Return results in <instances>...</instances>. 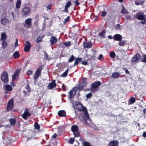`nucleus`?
I'll return each instance as SVG.
<instances>
[{"instance_id":"nucleus-1","label":"nucleus","mask_w":146,"mask_h":146,"mask_svg":"<svg viewBox=\"0 0 146 146\" xmlns=\"http://www.w3.org/2000/svg\"><path fill=\"white\" fill-rule=\"evenodd\" d=\"M76 106L77 109L79 111L82 110L83 113H81L79 115V119L85 125L88 124L87 120L89 119V116L87 109L85 107H83L78 102H76Z\"/></svg>"},{"instance_id":"nucleus-2","label":"nucleus","mask_w":146,"mask_h":146,"mask_svg":"<svg viewBox=\"0 0 146 146\" xmlns=\"http://www.w3.org/2000/svg\"><path fill=\"white\" fill-rule=\"evenodd\" d=\"M136 18L139 20H142L141 23L143 25L146 23V17L144 13L138 12L136 15Z\"/></svg>"},{"instance_id":"nucleus-3","label":"nucleus","mask_w":146,"mask_h":146,"mask_svg":"<svg viewBox=\"0 0 146 146\" xmlns=\"http://www.w3.org/2000/svg\"><path fill=\"white\" fill-rule=\"evenodd\" d=\"M101 83L99 81H97L95 82L92 84V87L90 88V90L93 93L95 92L98 90V87L100 85Z\"/></svg>"},{"instance_id":"nucleus-4","label":"nucleus","mask_w":146,"mask_h":146,"mask_svg":"<svg viewBox=\"0 0 146 146\" xmlns=\"http://www.w3.org/2000/svg\"><path fill=\"white\" fill-rule=\"evenodd\" d=\"M141 56L140 54L138 53H136L131 60V62L133 63H136L138 62Z\"/></svg>"},{"instance_id":"nucleus-5","label":"nucleus","mask_w":146,"mask_h":146,"mask_svg":"<svg viewBox=\"0 0 146 146\" xmlns=\"http://www.w3.org/2000/svg\"><path fill=\"white\" fill-rule=\"evenodd\" d=\"M1 79L5 83H7L8 82V74L5 71H4L1 76Z\"/></svg>"},{"instance_id":"nucleus-6","label":"nucleus","mask_w":146,"mask_h":146,"mask_svg":"<svg viewBox=\"0 0 146 146\" xmlns=\"http://www.w3.org/2000/svg\"><path fill=\"white\" fill-rule=\"evenodd\" d=\"M77 90L76 87L73 88L69 92V95L68 97L70 98H73L76 94Z\"/></svg>"},{"instance_id":"nucleus-7","label":"nucleus","mask_w":146,"mask_h":146,"mask_svg":"<svg viewBox=\"0 0 146 146\" xmlns=\"http://www.w3.org/2000/svg\"><path fill=\"white\" fill-rule=\"evenodd\" d=\"M32 19L31 18H29L25 21V23L24 24L25 26L27 28H29L32 26Z\"/></svg>"},{"instance_id":"nucleus-8","label":"nucleus","mask_w":146,"mask_h":146,"mask_svg":"<svg viewBox=\"0 0 146 146\" xmlns=\"http://www.w3.org/2000/svg\"><path fill=\"white\" fill-rule=\"evenodd\" d=\"M30 11V9L29 7H25L21 11V14L25 16L29 14Z\"/></svg>"},{"instance_id":"nucleus-9","label":"nucleus","mask_w":146,"mask_h":146,"mask_svg":"<svg viewBox=\"0 0 146 146\" xmlns=\"http://www.w3.org/2000/svg\"><path fill=\"white\" fill-rule=\"evenodd\" d=\"M86 79V78H83V81L79 84L78 89L80 90H82L84 87L86 86L87 84V82L86 81L84 80V79Z\"/></svg>"},{"instance_id":"nucleus-10","label":"nucleus","mask_w":146,"mask_h":146,"mask_svg":"<svg viewBox=\"0 0 146 146\" xmlns=\"http://www.w3.org/2000/svg\"><path fill=\"white\" fill-rule=\"evenodd\" d=\"M56 84L55 82V80H53L51 82L49 83L47 86V88L48 89H52L56 87Z\"/></svg>"},{"instance_id":"nucleus-11","label":"nucleus","mask_w":146,"mask_h":146,"mask_svg":"<svg viewBox=\"0 0 146 146\" xmlns=\"http://www.w3.org/2000/svg\"><path fill=\"white\" fill-rule=\"evenodd\" d=\"M31 47V46L29 42L27 41L25 46L24 48V51L26 52L29 51Z\"/></svg>"},{"instance_id":"nucleus-12","label":"nucleus","mask_w":146,"mask_h":146,"mask_svg":"<svg viewBox=\"0 0 146 146\" xmlns=\"http://www.w3.org/2000/svg\"><path fill=\"white\" fill-rule=\"evenodd\" d=\"M13 100L11 99L9 101L7 104V110L9 111L13 109Z\"/></svg>"},{"instance_id":"nucleus-13","label":"nucleus","mask_w":146,"mask_h":146,"mask_svg":"<svg viewBox=\"0 0 146 146\" xmlns=\"http://www.w3.org/2000/svg\"><path fill=\"white\" fill-rule=\"evenodd\" d=\"M12 90V88L9 85H7L5 86V92L6 94L9 93V92L11 91Z\"/></svg>"},{"instance_id":"nucleus-14","label":"nucleus","mask_w":146,"mask_h":146,"mask_svg":"<svg viewBox=\"0 0 146 146\" xmlns=\"http://www.w3.org/2000/svg\"><path fill=\"white\" fill-rule=\"evenodd\" d=\"M122 36L121 35L117 34L113 36V38L115 40L119 41L122 39Z\"/></svg>"},{"instance_id":"nucleus-15","label":"nucleus","mask_w":146,"mask_h":146,"mask_svg":"<svg viewBox=\"0 0 146 146\" xmlns=\"http://www.w3.org/2000/svg\"><path fill=\"white\" fill-rule=\"evenodd\" d=\"M9 20L6 18H4L1 20V23L3 25H5L9 23Z\"/></svg>"},{"instance_id":"nucleus-16","label":"nucleus","mask_w":146,"mask_h":146,"mask_svg":"<svg viewBox=\"0 0 146 146\" xmlns=\"http://www.w3.org/2000/svg\"><path fill=\"white\" fill-rule=\"evenodd\" d=\"M31 114L29 112L27 111H25V112L22 115L23 117L26 119L28 117L30 116Z\"/></svg>"},{"instance_id":"nucleus-17","label":"nucleus","mask_w":146,"mask_h":146,"mask_svg":"<svg viewBox=\"0 0 146 146\" xmlns=\"http://www.w3.org/2000/svg\"><path fill=\"white\" fill-rule=\"evenodd\" d=\"M57 39L55 36H52L50 39V41L52 45L55 44L57 42Z\"/></svg>"},{"instance_id":"nucleus-18","label":"nucleus","mask_w":146,"mask_h":146,"mask_svg":"<svg viewBox=\"0 0 146 146\" xmlns=\"http://www.w3.org/2000/svg\"><path fill=\"white\" fill-rule=\"evenodd\" d=\"M20 71V69H17L16 70L14 74L12 76V79L13 80H15L17 78V77L18 75L19 72Z\"/></svg>"},{"instance_id":"nucleus-19","label":"nucleus","mask_w":146,"mask_h":146,"mask_svg":"<svg viewBox=\"0 0 146 146\" xmlns=\"http://www.w3.org/2000/svg\"><path fill=\"white\" fill-rule=\"evenodd\" d=\"M83 46L84 48H90L92 46V43L91 42H86L83 43Z\"/></svg>"},{"instance_id":"nucleus-20","label":"nucleus","mask_w":146,"mask_h":146,"mask_svg":"<svg viewBox=\"0 0 146 146\" xmlns=\"http://www.w3.org/2000/svg\"><path fill=\"white\" fill-rule=\"evenodd\" d=\"M43 67V66H41L39 67L36 71L35 73L38 75L39 76H40L41 74V72L42 69Z\"/></svg>"},{"instance_id":"nucleus-21","label":"nucleus","mask_w":146,"mask_h":146,"mask_svg":"<svg viewBox=\"0 0 146 146\" xmlns=\"http://www.w3.org/2000/svg\"><path fill=\"white\" fill-rule=\"evenodd\" d=\"M118 142L117 141H114L110 142L109 143V146H117Z\"/></svg>"},{"instance_id":"nucleus-22","label":"nucleus","mask_w":146,"mask_h":146,"mask_svg":"<svg viewBox=\"0 0 146 146\" xmlns=\"http://www.w3.org/2000/svg\"><path fill=\"white\" fill-rule=\"evenodd\" d=\"M135 98L133 97H131L129 100L128 104L129 105L133 104L135 102Z\"/></svg>"},{"instance_id":"nucleus-23","label":"nucleus","mask_w":146,"mask_h":146,"mask_svg":"<svg viewBox=\"0 0 146 146\" xmlns=\"http://www.w3.org/2000/svg\"><path fill=\"white\" fill-rule=\"evenodd\" d=\"M58 114V115L60 117H64L66 115L65 111L63 110L59 111Z\"/></svg>"},{"instance_id":"nucleus-24","label":"nucleus","mask_w":146,"mask_h":146,"mask_svg":"<svg viewBox=\"0 0 146 146\" xmlns=\"http://www.w3.org/2000/svg\"><path fill=\"white\" fill-rule=\"evenodd\" d=\"M7 35L6 34L4 33H3L1 35V40L5 41L7 39Z\"/></svg>"},{"instance_id":"nucleus-25","label":"nucleus","mask_w":146,"mask_h":146,"mask_svg":"<svg viewBox=\"0 0 146 146\" xmlns=\"http://www.w3.org/2000/svg\"><path fill=\"white\" fill-rule=\"evenodd\" d=\"M82 60L81 58H77L75 59L74 66H75L78 64Z\"/></svg>"},{"instance_id":"nucleus-26","label":"nucleus","mask_w":146,"mask_h":146,"mask_svg":"<svg viewBox=\"0 0 146 146\" xmlns=\"http://www.w3.org/2000/svg\"><path fill=\"white\" fill-rule=\"evenodd\" d=\"M71 129L73 132L78 131V127L77 125H72L71 128Z\"/></svg>"},{"instance_id":"nucleus-27","label":"nucleus","mask_w":146,"mask_h":146,"mask_svg":"<svg viewBox=\"0 0 146 146\" xmlns=\"http://www.w3.org/2000/svg\"><path fill=\"white\" fill-rule=\"evenodd\" d=\"M120 75V73L118 72H115L113 73L112 77L114 78H117Z\"/></svg>"},{"instance_id":"nucleus-28","label":"nucleus","mask_w":146,"mask_h":146,"mask_svg":"<svg viewBox=\"0 0 146 146\" xmlns=\"http://www.w3.org/2000/svg\"><path fill=\"white\" fill-rule=\"evenodd\" d=\"M21 4V1L20 0H18L16 4V7L17 9H19L20 8Z\"/></svg>"},{"instance_id":"nucleus-29","label":"nucleus","mask_w":146,"mask_h":146,"mask_svg":"<svg viewBox=\"0 0 146 146\" xmlns=\"http://www.w3.org/2000/svg\"><path fill=\"white\" fill-rule=\"evenodd\" d=\"M9 121L11 125H14L15 123L16 119L15 118H11L9 119Z\"/></svg>"},{"instance_id":"nucleus-30","label":"nucleus","mask_w":146,"mask_h":146,"mask_svg":"<svg viewBox=\"0 0 146 146\" xmlns=\"http://www.w3.org/2000/svg\"><path fill=\"white\" fill-rule=\"evenodd\" d=\"M20 54L19 52L17 51L15 52L13 54V56L15 58H18Z\"/></svg>"},{"instance_id":"nucleus-31","label":"nucleus","mask_w":146,"mask_h":146,"mask_svg":"<svg viewBox=\"0 0 146 146\" xmlns=\"http://www.w3.org/2000/svg\"><path fill=\"white\" fill-rule=\"evenodd\" d=\"M119 41L118 44L120 46H123L126 44V43L123 40H120Z\"/></svg>"},{"instance_id":"nucleus-32","label":"nucleus","mask_w":146,"mask_h":146,"mask_svg":"<svg viewBox=\"0 0 146 146\" xmlns=\"http://www.w3.org/2000/svg\"><path fill=\"white\" fill-rule=\"evenodd\" d=\"M74 59L75 57L73 55H72L69 59L68 62H72L74 60Z\"/></svg>"},{"instance_id":"nucleus-33","label":"nucleus","mask_w":146,"mask_h":146,"mask_svg":"<svg viewBox=\"0 0 146 146\" xmlns=\"http://www.w3.org/2000/svg\"><path fill=\"white\" fill-rule=\"evenodd\" d=\"M142 58L141 60V61L146 64V55H143L142 56Z\"/></svg>"},{"instance_id":"nucleus-34","label":"nucleus","mask_w":146,"mask_h":146,"mask_svg":"<svg viewBox=\"0 0 146 146\" xmlns=\"http://www.w3.org/2000/svg\"><path fill=\"white\" fill-rule=\"evenodd\" d=\"M73 133L75 137H78L79 136L80 134L78 131L73 132Z\"/></svg>"},{"instance_id":"nucleus-35","label":"nucleus","mask_w":146,"mask_h":146,"mask_svg":"<svg viewBox=\"0 0 146 146\" xmlns=\"http://www.w3.org/2000/svg\"><path fill=\"white\" fill-rule=\"evenodd\" d=\"M83 146H92L89 142L87 141L84 142L83 143Z\"/></svg>"},{"instance_id":"nucleus-36","label":"nucleus","mask_w":146,"mask_h":146,"mask_svg":"<svg viewBox=\"0 0 146 146\" xmlns=\"http://www.w3.org/2000/svg\"><path fill=\"white\" fill-rule=\"evenodd\" d=\"M68 69H67L61 75V76L63 77H66L68 74Z\"/></svg>"},{"instance_id":"nucleus-37","label":"nucleus","mask_w":146,"mask_h":146,"mask_svg":"<svg viewBox=\"0 0 146 146\" xmlns=\"http://www.w3.org/2000/svg\"><path fill=\"white\" fill-rule=\"evenodd\" d=\"M105 33V31H103L100 34L99 36H101L102 38L104 37Z\"/></svg>"},{"instance_id":"nucleus-38","label":"nucleus","mask_w":146,"mask_h":146,"mask_svg":"<svg viewBox=\"0 0 146 146\" xmlns=\"http://www.w3.org/2000/svg\"><path fill=\"white\" fill-rule=\"evenodd\" d=\"M121 13H124V14H127L128 13V12L125 8L123 7L121 11Z\"/></svg>"},{"instance_id":"nucleus-39","label":"nucleus","mask_w":146,"mask_h":146,"mask_svg":"<svg viewBox=\"0 0 146 146\" xmlns=\"http://www.w3.org/2000/svg\"><path fill=\"white\" fill-rule=\"evenodd\" d=\"M115 53L114 52H111L110 54V56L111 58H114L115 57Z\"/></svg>"},{"instance_id":"nucleus-40","label":"nucleus","mask_w":146,"mask_h":146,"mask_svg":"<svg viewBox=\"0 0 146 146\" xmlns=\"http://www.w3.org/2000/svg\"><path fill=\"white\" fill-rule=\"evenodd\" d=\"M42 38V37H41V36H39L37 38V40L36 41V42L38 43H39L41 41Z\"/></svg>"},{"instance_id":"nucleus-41","label":"nucleus","mask_w":146,"mask_h":146,"mask_svg":"<svg viewBox=\"0 0 146 146\" xmlns=\"http://www.w3.org/2000/svg\"><path fill=\"white\" fill-rule=\"evenodd\" d=\"M70 19V16H68L66 19H65L63 21V24H65Z\"/></svg>"},{"instance_id":"nucleus-42","label":"nucleus","mask_w":146,"mask_h":146,"mask_svg":"<svg viewBox=\"0 0 146 146\" xmlns=\"http://www.w3.org/2000/svg\"><path fill=\"white\" fill-rule=\"evenodd\" d=\"M2 47L3 48H5L7 45V42L5 41H3L2 42Z\"/></svg>"},{"instance_id":"nucleus-43","label":"nucleus","mask_w":146,"mask_h":146,"mask_svg":"<svg viewBox=\"0 0 146 146\" xmlns=\"http://www.w3.org/2000/svg\"><path fill=\"white\" fill-rule=\"evenodd\" d=\"M34 126L35 128L37 129H38L40 128L39 125L36 123H35Z\"/></svg>"},{"instance_id":"nucleus-44","label":"nucleus","mask_w":146,"mask_h":146,"mask_svg":"<svg viewBox=\"0 0 146 146\" xmlns=\"http://www.w3.org/2000/svg\"><path fill=\"white\" fill-rule=\"evenodd\" d=\"M71 5V3L70 1H68L66 3L65 6V8H68Z\"/></svg>"},{"instance_id":"nucleus-45","label":"nucleus","mask_w":146,"mask_h":146,"mask_svg":"<svg viewBox=\"0 0 146 146\" xmlns=\"http://www.w3.org/2000/svg\"><path fill=\"white\" fill-rule=\"evenodd\" d=\"M103 59H104L103 56V55L102 54H100L99 55V56L98 58V59L99 60H100L101 61Z\"/></svg>"},{"instance_id":"nucleus-46","label":"nucleus","mask_w":146,"mask_h":146,"mask_svg":"<svg viewBox=\"0 0 146 146\" xmlns=\"http://www.w3.org/2000/svg\"><path fill=\"white\" fill-rule=\"evenodd\" d=\"M74 3H75V5L76 6L79 5L80 4L78 0H75L74 1Z\"/></svg>"},{"instance_id":"nucleus-47","label":"nucleus","mask_w":146,"mask_h":146,"mask_svg":"<svg viewBox=\"0 0 146 146\" xmlns=\"http://www.w3.org/2000/svg\"><path fill=\"white\" fill-rule=\"evenodd\" d=\"M125 18L126 20H129L131 19V17L129 15H125Z\"/></svg>"},{"instance_id":"nucleus-48","label":"nucleus","mask_w":146,"mask_h":146,"mask_svg":"<svg viewBox=\"0 0 146 146\" xmlns=\"http://www.w3.org/2000/svg\"><path fill=\"white\" fill-rule=\"evenodd\" d=\"M63 44L67 46H69L71 44L70 42H64Z\"/></svg>"},{"instance_id":"nucleus-49","label":"nucleus","mask_w":146,"mask_h":146,"mask_svg":"<svg viewBox=\"0 0 146 146\" xmlns=\"http://www.w3.org/2000/svg\"><path fill=\"white\" fill-rule=\"evenodd\" d=\"M92 96V94L91 93H90L87 94L86 95V97L87 98H89Z\"/></svg>"},{"instance_id":"nucleus-50","label":"nucleus","mask_w":146,"mask_h":146,"mask_svg":"<svg viewBox=\"0 0 146 146\" xmlns=\"http://www.w3.org/2000/svg\"><path fill=\"white\" fill-rule=\"evenodd\" d=\"M74 139L73 138H71L70 139L69 143L70 144H73L74 141Z\"/></svg>"},{"instance_id":"nucleus-51","label":"nucleus","mask_w":146,"mask_h":146,"mask_svg":"<svg viewBox=\"0 0 146 146\" xmlns=\"http://www.w3.org/2000/svg\"><path fill=\"white\" fill-rule=\"evenodd\" d=\"M40 76L35 73L34 76V78L35 80H36Z\"/></svg>"},{"instance_id":"nucleus-52","label":"nucleus","mask_w":146,"mask_h":146,"mask_svg":"<svg viewBox=\"0 0 146 146\" xmlns=\"http://www.w3.org/2000/svg\"><path fill=\"white\" fill-rule=\"evenodd\" d=\"M32 73H33V72L32 70H28L27 72V74L28 75H31V74H32Z\"/></svg>"},{"instance_id":"nucleus-53","label":"nucleus","mask_w":146,"mask_h":146,"mask_svg":"<svg viewBox=\"0 0 146 146\" xmlns=\"http://www.w3.org/2000/svg\"><path fill=\"white\" fill-rule=\"evenodd\" d=\"M115 29H119L120 28V26L119 24L117 25L115 27Z\"/></svg>"},{"instance_id":"nucleus-54","label":"nucleus","mask_w":146,"mask_h":146,"mask_svg":"<svg viewBox=\"0 0 146 146\" xmlns=\"http://www.w3.org/2000/svg\"><path fill=\"white\" fill-rule=\"evenodd\" d=\"M44 52V55L45 58L46 59H48V54L46 53V52L45 51Z\"/></svg>"},{"instance_id":"nucleus-55","label":"nucleus","mask_w":146,"mask_h":146,"mask_svg":"<svg viewBox=\"0 0 146 146\" xmlns=\"http://www.w3.org/2000/svg\"><path fill=\"white\" fill-rule=\"evenodd\" d=\"M88 62L86 61H83L81 62V63L84 65H86L87 64Z\"/></svg>"},{"instance_id":"nucleus-56","label":"nucleus","mask_w":146,"mask_h":146,"mask_svg":"<svg viewBox=\"0 0 146 146\" xmlns=\"http://www.w3.org/2000/svg\"><path fill=\"white\" fill-rule=\"evenodd\" d=\"M107 14V13L106 11H104L102 12V17H104L106 15V14Z\"/></svg>"},{"instance_id":"nucleus-57","label":"nucleus","mask_w":146,"mask_h":146,"mask_svg":"<svg viewBox=\"0 0 146 146\" xmlns=\"http://www.w3.org/2000/svg\"><path fill=\"white\" fill-rule=\"evenodd\" d=\"M26 88L27 89V91H29L30 90V87L28 85H27Z\"/></svg>"},{"instance_id":"nucleus-58","label":"nucleus","mask_w":146,"mask_h":146,"mask_svg":"<svg viewBox=\"0 0 146 146\" xmlns=\"http://www.w3.org/2000/svg\"><path fill=\"white\" fill-rule=\"evenodd\" d=\"M18 45V41L17 39H16L15 43V46L17 47Z\"/></svg>"},{"instance_id":"nucleus-59","label":"nucleus","mask_w":146,"mask_h":146,"mask_svg":"<svg viewBox=\"0 0 146 146\" xmlns=\"http://www.w3.org/2000/svg\"><path fill=\"white\" fill-rule=\"evenodd\" d=\"M51 5H49L48 6H46V7L48 9H51Z\"/></svg>"},{"instance_id":"nucleus-60","label":"nucleus","mask_w":146,"mask_h":146,"mask_svg":"<svg viewBox=\"0 0 146 146\" xmlns=\"http://www.w3.org/2000/svg\"><path fill=\"white\" fill-rule=\"evenodd\" d=\"M57 136V134L56 133H54L53 135L52 136V138H55Z\"/></svg>"},{"instance_id":"nucleus-61","label":"nucleus","mask_w":146,"mask_h":146,"mask_svg":"<svg viewBox=\"0 0 146 146\" xmlns=\"http://www.w3.org/2000/svg\"><path fill=\"white\" fill-rule=\"evenodd\" d=\"M135 3L137 5H139L141 4L140 2L137 1H135Z\"/></svg>"},{"instance_id":"nucleus-62","label":"nucleus","mask_w":146,"mask_h":146,"mask_svg":"<svg viewBox=\"0 0 146 146\" xmlns=\"http://www.w3.org/2000/svg\"><path fill=\"white\" fill-rule=\"evenodd\" d=\"M27 141H28V140H30L32 139H33V137H27Z\"/></svg>"},{"instance_id":"nucleus-63","label":"nucleus","mask_w":146,"mask_h":146,"mask_svg":"<svg viewBox=\"0 0 146 146\" xmlns=\"http://www.w3.org/2000/svg\"><path fill=\"white\" fill-rule=\"evenodd\" d=\"M62 88L64 90H66V87H65V86L64 85V84H63L62 85Z\"/></svg>"},{"instance_id":"nucleus-64","label":"nucleus","mask_w":146,"mask_h":146,"mask_svg":"<svg viewBox=\"0 0 146 146\" xmlns=\"http://www.w3.org/2000/svg\"><path fill=\"white\" fill-rule=\"evenodd\" d=\"M143 137H146V132H145V131H144L143 132Z\"/></svg>"}]
</instances>
